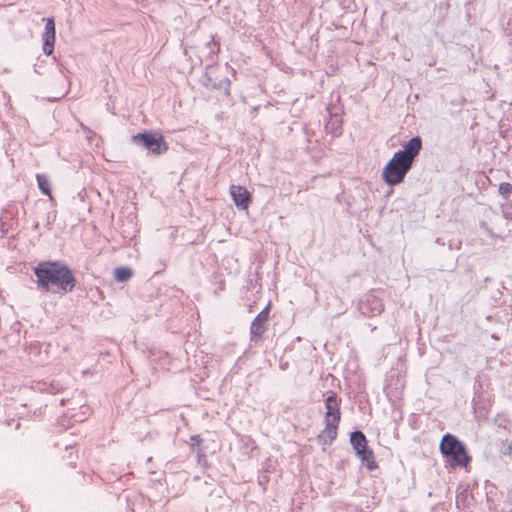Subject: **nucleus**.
<instances>
[{
    "label": "nucleus",
    "mask_w": 512,
    "mask_h": 512,
    "mask_svg": "<svg viewBox=\"0 0 512 512\" xmlns=\"http://www.w3.org/2000/svg\"><path fill=\"white\" fill-rule=\"evenodd\" d=\"M499 194L504 198V200H508L510 195L512 194V184L508 182H502L499 185Z\"/></svg>",
    "instance_id": "nucleus-22"
},
{
    "label": "nucleus",
    "mask_w": 512,
    "mask_h": 512,
    "mask_svg": "<svg viewBox=\"0 0 512 512\" xmlns=\"http://www.w3.org/2000/svg\"><path fill=\"white\" fill-rule=\"evenodd\" d=\"M40 70H41V67H40L38 64H35V65H34V71H35V73H37V74H42V72H41Z\"/></svg>",
    "instance_id": "nucleus-27"
},
{
    "label": "nucleus",
    "mask_w": 512,
    "mask_h": 512,
    "mask_svg": "<svg viewBox=\"0 0 512 512\" xmlns=\"http://www.w3.org/2000/svg\"><path fill=\"white\" fill-rule=\"evenodd\" d=\"M201 83L208 89L223 91V94L228 97L230 96L231 81L227 77L221 79H213L208 73H205L201 77Z\"/></svg>",
    "instance_id": "nucleus-14"
},
{
    "label": "nucleus",
    "mask_w": 512,
    "mask_h": 512,
    "mask_svg": "<svg viewBox=\"0 0 512 512\" xmlns=\"http://www.w3.org/2000/svg\"><path fill=\"white\" fill-rule=\"evenodd\" d=\"M38 226H39V224H38V223H36V224L34 225V228H35V229H37V228H38Z\"/></svg>",
    "instance_id": "nucleus-31"
},
{
    "label": "nucleus",
    "mask_w": 512,
    "mask_h": 512,
    "mask_svg": "<svg viewBox=\"0 0 512 512\" xmlns=\"http://www.w3.org/2000/svg\"><path fill=\"white\" fill-rule=\"evenodd\" d=\"M33 273L37 290L42 293L66 295L77 284L73 271L62 261H41L33 267Z\"/></svg>",
    "instance_id": "nucleus-1"
},
{
    "label": "nucleus",
    "mask_w": 512,
    "mask_h": 512,
    "mask_svg": "<svg viewBox=\"0 0 512 512\" xmlns=\"http://www.w3.org/2000/svg\"><path fill=\"white\" fill-rule=\"evenodd\" d=\"M267 481H268V479H267V477H266V476H264V477L262 478V480H259L260 484H263L264 482H267Z\"/></svg>",
    "instance_id": "nucleus-29"
},
{
    "label": "nucleus",
    "mask_w": 512,
    "mask_h": 512,
    "mask_svg": "<svg viewBox=\"0 0 512 512\" xmlns=\"http://www.w3.org/2000/svg\"><path fill=\"white\" fill-rule=\"evenodd\" d=\"M55 217H56V213L55 212L48 214L47 226L49 228H50V225H51V221H54Z\"/></svg>",
    "instance_id": "nucleus-26"
},
{
    "label": "nucleus",
    "mask_w": 512,
    "mask_h": 512,
    "mask_svg": "<svg viewBox=\"0 0 512 512\" xmlns=\"http://www.w3.org/2000/svg\"><path fill=\"white\" fill-rule=\"evenodd\" d=\"M230 195L239 210H246L252 201L250 192L240 185H231Z\"/></svg>",
    "instance_id": "nucleus-13"
},
{
    "label": "nucleus",
    "mask_w": 512,
    "mask_h": 512,
    "mask_svg": "<svg viewBox=\"0 0 512 512\" xmlns=\"http://www.w3.org/2000/svg\"><path fill=\"white\" fill-rule=\"evenodd\" d=\"M439 449L443 457L453 467H467L471 462V456L468 454L465 444L453 434L443 435Z\"/></svg>",
    "instance_id": "nucleus-2"
},
{
    "label": "nucleus",
    "mask_w": 512,
    "mask_h": 512,
    "mask_svg": "<svg viewBox=\"0 0 512 512\" xmlns=\"http://www.w3.org/2000/svg\"><path fill=\"white\" fill-rule=\"evenodd\" d=\"M44 344L40 343L39 341H32L30 342L27 347V353L34 363L38 365H43L48 361V352L47 349H43Z\"/></svg>",
    "instance_id": "nucleus-15"
},
{
    "label": "nucleus",
    "mask_w": 512,
    "mask_h": 512,
    "mask_svg": "<svg viewBox=\"0 0 512 512\" xmlns=\"http://www.w3.org/2000/svg\"><path fill=\"white\" fill-rule=\"evenodd\" d=\"M412 167L413 165L394 153L382 170V180L390 187L397 186L404 182Z\"/></svg>",
    "instance_id": "nucleus-3"
},
{
    "label": "nucleus",
    "mask_w": 512,
    "mask_h": 512,
    "mask_svg": "<svg viewBox=\"0 0 512 512\" xmlns=\"http://www.w3.org/2000/svg\"><path fill=\"white\" fill-rule=\"evenodd\" d=\"M500 453L504 456L512 457V442L509 443L505 448H503Z\"/></svg>",
    "instance_id": "nucleus-25"
},
{
    "label": "nucleus",
    "mask_w": 512,
    "mask_h": 512,
    "mask_svg": "<svg viewBox=\"0 0 512 512\" xmlns=\"http://www.w3.org/2000/svg\"><path fill=\"white\" fill-rule=\"evenodd\" d=\"M270 314V303H268L260 313L252 320L250 325V341L252 343L259 342L263 334L267 330V321L269 319Z\"/></svg>",
    "instance_id": "nucleus-8"
},
{
    "label": "nucleus",
    "mask_w": 512,
    "mask_h": 512,
    "mask_svg": "<svg viewBox=\"0 0 512 512\" xmlns=\"http://www.w3.org/2000/svg\"><path fill=\"white\" fill-rule=\"evenodd\" d=\"M35 389H37L40 392L56 394L62 389V387L59 385V383H55V382H50V383L39 382L36 384Z\"/></svg>",
    "instance_id": "nucleus-18"
},
{
    "label": "nucleus",
    "mask_w": 512,
    "mask_h": 512,
    "mask_svg": "<svg viewBox=\"0 0 512 512\" xmlns=\"http://www.w3.org/2000/svg\"><path fill=\"white\" fill-rule=\"evenodd\" d=\"M328 120L325 123V130L332 136H339L342 134V111L340 108L327 107Z\"/></svg>",
    "instance_id": "nucleus-11"
},
{
    "label": "nucleus",
    "mask_w": 512,
    "mask_h": 512,
    "mask_svg": "<svg viewBox=\"0 0 512 512\" xmlns=\"http://www.w3.org/2000/svg\"><path fill=\"white\" fill-rule=\"evenodd\" d=\"M19 209L15 203L8 204L0 216V237L5 238L10 229L17 224Z\"/></svg>",
    "instance_id": "nucleus-9"
},
{
    "label": "nucleus",
    "mask_w": 512,
    "mask_h": 512,
    "mask_svg": "<svg viewBox=\"0 0 512 512\" xmlns=\"http://www.w3.org/2000/svg\"><path fill=\"white\" fill-rule=\"evenodd\" d=\"M190 441H191L192 447H194V446L200 447L203 440L199 435H192L190 437Z\"/></svg>",
    "instance_id": "nucleus-23"
},
{
    "label": "nucleus",
    "mask_w": 512,
    "mask_h": 512,
    "mask_svg": "<svg viewBox=\"0 0 512 512\" xmlns=\"http://www.w3.org/2000/svg\"><path fill=\"white\" fill-rule=\"evenodd\" d=\"M197 455H198V457H200V456H203V455H204V454H203V451H202L200 448L198 449V453H197Z\"/></svg>",
    "instance_id": "nucleus-30"
},
{
    "label": "nucleus",
    "mask_w": 512,
    "mask_h": 512,
    "mask_svg": "<svg viewBox=\"0 0 512 512\" xmlns=\"http://www.w3.org/2000/svg\"><path fill=\"white\" fill-rule=\"evenodd\" d=\"M358 310L366 317H374L380 315L384 311V304L381 298H379L373 291L365 293L358 300Z\"/></svg>",
    "instance_id": "nucleus-6"
},
{
    "label": "nucleus",
    "mask_w": 512,
    "mask_h": 512,
    "mask_svg": "<svg viewBox=\"0 0 512 512\" xmlns=\"http://www.w3.org/2000/svg\"><path fill=\"white\" fill-rule=\"evenodd\" d=\"M422 149V138L420 136H414L403 145L402 149L396 151L395 153L409 162L411 165H414V162L416 161V158L419 156Z\"/></svg>",
    "instance_id": "nucleus-10"
},
{
    "label": "nucleus",
    "mask_w": 512,
    "mask_h": 512,
    "mask_svg": "<svg viewBox=\"0 0 512 512\" xmlns=\"http://www.w3.org/2000/svg\"><path fill=\"white\" fill-rule=\"evenodd\" d=\"M40 70H41V67H40L38 64H35V65H34V71H35V73H37V74H42V72H41Z\"/></svg>",
    "instance_id": "nucleus-28"
},
{
    "label": "nucleus",
    "mask_w": 512,
    "mask_h": 512,
    "mask_svg": "<svg viewBox=\"0 0 512 512\" xmlns=\"http://www.w3.org/2000/svg\"><path fill=\"white\" fill-rule=\"evenodd\" d=\"M131 142L154 155H162L169 148L164 136L160 132L153 130H145L133 135Z\"/></svg>",
    "instance_id": "nucleus-4"
},
{
    "label": "nucleus",
    "mask_w": 512,
    "mask_h": 512,
    "mask_svg": "<svg viewBox=\"0 0 512 512\" xmlns=\"http://www.w3.org/2000/svg\"><path fill=\"white\" fill-rule=\"evenodd\" d=\"M350 444L355 455L369 471H374L378 468V464L374 458V453L369 448L367 438L361 430L351 432Z\"/></svg>",
    "instance_id": "nucleus-5"
},
{
    "label": "nucleus",
    "mask_w": 512,
    "mask_h": 512,
    "mask_svg": "<svg viewBox=\"0 0 512 512\" xmlns=\"http://www.w3.org/2000/svg\"><path fill=\"white\" fill-rule=\"evenodd\" d=\"M207 52H204L206 56H212L219 52V43L215 40L214 36H210V40L205 43L204 47Z\"/></svg>",
    "instance_id": "nucleus-20"
},
{
    "label": "nucleus",
    "mask_w": 512,
    "mask_h": 512,
    "mask_svg": "<svg viewBox=\"0 0 512 512\" xmlns=\"http://www.w3.org/2000/svg\"><path fill=\"white\" fill-rule=\"evenodd\" d=\"M55 22L53 18H48L42 34V49L45 55L49 56L54 51L55 46Z\"/></svg>",
    "instance_id": "nucleus-12"
},
{
    "label": "nucleus",
    "mask_w": 512,
    "mask_h": 512,
    "mask_svg": "<svg viewBox=\"0 0 512 512\" xmlns=\"http://www.w3.org/2000/svg\"><path fill=\"white\" fill-rule=\"evenodd\" d=\"M472 403H473V408H474L475 410L482 408V406H481V400H480V395H478L477 393H475V396H474V398H473V400H472Z\"/></svg>",
    "instance_id": "nucleus-24"
},
{
    "label": "nucleus",
    "mask_w": 512,
    "mask_h": 512,
    "mask_svg": "<svg viewBox=\"0 0 512 512\" xmlns=\"http://www.w3.org/2000/svg\"><path fill=\"white\" fill-rule=\"evenodd\" d=\"M38 188L41 191L42 194L49 196L51 200H54V198L51 195V184L48 179V177L44 174H37L36 175Z\"/></svg>",
    "instance_id": "nucleus-17"
},
{
    "label": "nucleus",
    "mask_w": 512,
    "mask_h": 512,
    "mask_svg": "<svg viewBox=\"0 0 512 512\" xmlns=\"http://www.w3.org/2000/svg\"><path fill=\"white\" fill-rule=\"evenodd\" d=\"M500 207L503 217L512 221V200H505L501 203Z\"/></svg>",
    "instance_id": "nucleus-21"
},
{
    "label": "nucleus",
    "mask_w": 512,
    "mask_h": 512,
    "mask_svg": "<svg viewBox=\"0 0 512 512\" xmlns=\"http://www.w3.org/2000/svg\"><path fill=\"white\" fill-rule=\"evenodd\" d=\"M342 400L334 391H329L324 399L325 414L324 422L340 424Z\"/></svg>",
    "instance_id": "nucleus-7"
},
{
    "label": "nucleus",
    "mask_w": 512,
    "mask_h": 512,
    "mask_svg": "<svg viewBox=\"0 0 512 512\" xmlns=\"http://www.w3.org/2000/svg\"><path fill=\"white\" fill-rule=\"evenodd\" d=\"M133 271L129 267H118L114 270V278L118 282H126L131 278Z\"/></svg>",
    "instance_id": "nucleus-19"
},
{
    "label": "nucleus",
    "mask_w": 512,
    "mask_h": 512,
    "mask_svg": "<svg viewBox=\"0 0 512 512\" xmlns=\"http://www.w3.org/2000/svg\"><path fill=\"white\" fill-rule=\"evenodd\" d=\"M324 429L318 434L317 441L321 445H331L337 438L339 424L324 422Z\"/></svg>",
    "instance_id": "nucleus-16"
}]
</instances>
